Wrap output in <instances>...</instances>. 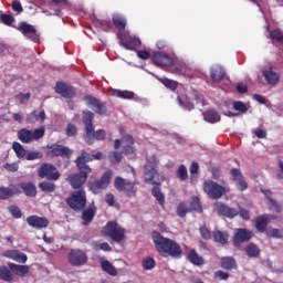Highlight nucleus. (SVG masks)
<instances>
[{
  "label": "nucleus",
  "mask_w": 283,
  "mask_h": 283,
  "mask_svg": "<svg viewBox=\"0 0 283 283\" xmlns=\"http://www.w3.org/2000/svg\"><path fill=\"white\" fill-rule=\"evenodd\" d=\"M153 241L156 251L161 258H169V255L170 258H182V248L172 239L165 238L160 232L154 231Z\"/></svg>",
  "instance_id": "f257e3e1"
},
{
  "label": "nucleus",
  "mask_w": 283,
  "mask_h": 283,
  "mask_svg": "<svg viewBox=\"0 0 283 283\" xmlns=\"http://www.w3.org/2000/svg\"><path fill=\"white\" fill-rule=\"evenodd\" d=\"M134 136L126 134L122 136V139H115L114 140V149H120V145L124 144L122 153H118V150H113L108 154V160L113 165H118L120 160H123V154L125 156H129V154H134L136 151V148H134Z\"/></svg>",
  "instance_id": "f03ea898"
},
{
  "label": "nucleus",
  "mask_w": 283,
  "mask_h": 283,
  "mask_svg": "<svg viewBox=\"0 0 283 283\" xmlns=\"http://www.w3.org/2000/svg\"><path fill=\"white\" fill-rule=\"evenodd\" d=\"M158 165L160 161L156 155H151L146 157V165L144 166V180L148 185H156V180L154 178H158Z\"/></svg>",
  "instance_id": "7ed1b4c3"
},
{
  "label": "nucleus",
  "mask_w": 283,
  "mask_h": 283,
  "mask_svg": "<svg viewBox=\"0 0 283 283\" xmlns=\"http://www.w3.org/2000/svg\"><path fill=\"white\" fill-rule=\"evenodd\" d=\"M114 187L117 191L125 193L126 198H136L138 193V184L123 177L115 178Z\"/></svg>",
  "instance_id": "20e7f679"
},
{
  "label": "nucleus",
  "mask_w": 283,
  "mask_h": 283,
  "mask_svg": "<svg viewBox=\"0 0 283 283\" xmlns=\"http://www.w3.org/2000/svg\"><path fill=\"white\" fill-rule=\"evenodd\" d=\"M103 235L111 238L113 242L120 243L125 240V228L116 221H108L102 230Z\"/></svg>",
  "instance_id": "39448f33"
},
{
  "label": "nucleus",
  "mask_w": 283,
  "mask_h": 283,
  "mask_svg": "<svg viewBox=\"0 0 283 283\" xmlns=\"http://www.w3.org/2000/svg\"><path fill=\"white\" fill-rule=\"evenodd\" d=\"M66 205L73 211H83L87 207V193L83 189L76 190L66 198Z\"/></svg>",
  "instance_id": "423d86ee"
},
{
  "label": "nucleus",
  "mask_w": 283,
  "mask_h": 283,
  "mask_svg": "<svg viewBox=\"0 0 283 283\" xmlns=\"http://www.w3.org/2000/svg\"><path fill=\"white\" fill-rule=\"evenodd\" d=\"M112 170H106L99 179H95L93 181H88L87 187L92 193H99L103 189H107L109 187V182H112Z\"/></svg>",
  "instance_id": "0eeeda50"
},
{
  "label": "nucleus",
  "mask_w": 283,
  "mask_h": 283,
  "mask_svg": "<svg viewBox=\"0 0 283 283\" xmlns=\"http://www.w3.org/2000/svg\"><path fill=\"white\" fill-rule=\"evenodd\" d=\"M203 191L212 200H220V198L227 193V188L211 179H208L203 182Z\"/></svg>",
  "instance_id": "6e6552de"
},
{
  "label": "nucleus",
  "mask_w": 283,
  "mask_h": 283,
  "mask_svg": "<svg viewBox=\"0 0 283 283\" xmlns=\"http://www.w3.org/2000/svg\"><path fill=\"white\" fill-rule=\"evenodd\" d=\"M43 136H45V128H36L34 132L28 128H22L18 132L19 140L25 145H29V143H32L33 140H40Z\"/></svg>",
  "instance_id": "1a4fd4ad"
},
{
  "label": "nucleus",
  "mask_w": 283,
  "mask_h": 283,
  "mask_svg": "<svg viewBox=\"0 0 283 283\" xmlns=\"http://www.w3.org/2000/svg\"><path fill=\"white\" fill-rule=\"evenodd\" d=\"M117 39L119 40V45H122V48L130 50L132 52L136 51V48H139L143 43L138 36L130 35L127 32H118Z\"/></svg>",
  "instance_id": "9d476101"
},
{
  "label": "nucleus",
  "mask_w": 283,
  "mask_h": 283,
  "mask_svg": "<svg viewBox=\"0 0 283 283\" xmlns=\"http://www.w3.org/2000/svg\"><path fill=\"white\" fill-rule=\"evenodd\" d=\"M72 149L64 145H46V156H49V158H72Z\"/></svg>",
  "instance_id": "9b49d317"
},
{
  "label": "nucleus",
  "mask_w": 283,
  "mask_h": 283,
  "mask_svg": "<svg viewBox=\"0 0 283 283\" xmlns=\"http://www.w3.org/2000/svg\"><path fill=\"white\" fill-rule=\"evenodd\" d=\"M39 178H46L48 180H59L61 172L56 169V166L44 163L38 169Z\"/></svg>",
  "instance_id": "f8f14e48"
},
{
  "label": "nucleus",
  "mask_w": 283,
  "mask_h": 283,
  "mask_svg": "<svg viewBox=\"0 0 283 283\" xmlns=\"http://www.w3.org/2000/svg\"><path fill=\"white\" fill-rule=\"evenodd\" d=\"M92 174L88 170H80L77 174L69 175L66 180L70 182L73 189H81L87 182V175Z\"/></svg>",
  "instance_id": "ddd939ff"
},
{
  "label": "nucleus",
  "mask_w": 283,
  "mask_h": 283,
  "mask_svg": "<svg viewBox=\"0 0 283 283\" xmlns=\"http://www.w3.org/2000/svg\"><path fill=\"white\" fill-rule=\"evenodd\" d=\"M83 101H85L86 105L91 107L95 114H99V116H105V114H107V107L98 101V98L92 95H86Z\"/></svg>",
  "instance_id": "4468645a"
},
{
  "label": "nucleus",
  "mask_w": 283,
  "mask_h": 283,
  "mask_svg": "<svg viewBox=\"0 0 283 283\" xmlns=\"http://www.w3.org/2000/svg\"><path fill=\"white\" fill-rule=\"evenodd\" d=\"M69 262L71 266H83L87 264V254L82 250H71Z\"/></svg>",
  "instance_id": "2eb2a0df"
},
{
  "label": "nucleus",
  "mask_w": 283,
  "mask_h": 283,
  "mask_svg": "<svg viewBox=\"0 0 283 283\" xmlns=\"http://www.w3.org/2000/svg\"><path fill=\"white\" fill-rule=\"evenodd\" d=\"M253 235L255 234L249 229H245V228L237 229L233 235L234 247H240L241 244H244V242H249V240H251Z\"/></svg>",
  "instance_id": "dca6fc26"
},
{
  "label": "nucleus",
  "mask_w": 283,
  "mask_h": 283,
  "mask_svg": "<svg viewBox=\"0 0 283 283\" xmlns=\"http://www.w3.org/2000/svg\"><path fill=\"white\" fill-rule=\"evenodd\" d=\"M14 28L19 32H21V34H23V36H29V39H31V41H34V43H36V41H39V34H36V29L34 28V25L22 21V22H19V24Z\"/></svg>",
  "instance_id": "f3484780"
},
{
  "label": "nucleus",
  "mask_w": 283,
  "mask_h": 283,
  "mask_svg": "<svg viewBox=\"0 0 283 283\" xmlns=\"http://www.w3.org/2000/svg\"><path fill=\"white\" fill-rule=\"evenodd\" d=\"M54 91L63 98H74V96H76V91L74 90V86L65 82H56Z\"/></svg>",
  "instance_id": "a211bd4d"
},
{
  "label": "nucleus",
  "mask_w": 283,
  "mask_h": 283,
  "mask_svg": "<svg viewBox=\"0 0 283 283\" xmlns=\"http://www.w3.org/2000/svg\"><path fill=\"white\" fill-rule=\"evenodd\" d=\"M151 61L157 67H171L174 65V57L161 52H155L151 55Z\"/></svg>",
  "instance_id": "6ab92c4d"
},
{
  "label": "nucleus",
  "mask_w": 283,
  "mask_h": 283,
  "mask_svg": "<svg viewBox=\"0 0 283 283\" xmlns=\"http://www.w3.org/2000/svg\"><path fill=\"white\" fill-rule=\"evenodd\" d=\"M27 223L32 229H48L50 227V220L45 217H39L36 214L29 216L27 218Z\"/></svg>",
  "instance_id": "aec40b11"
},
{
  "label": "nucleus",
  "mask_w": 283,
  "mask_h": 283,
  "mask_svg": "<svg viewBox=\"0 0 283 283\" xmlns=\"http://www.w3.org/2000/svg\"><path fill=\"white\" fill-rule=\"evenodd\" d=\"M262 76L266 81L268 85H277L280 83V73L273 69V66H266L262 70Z\"/></svg>",
  "instance_id": "412c9836"
},
{
  "label": "nucleus",
  "mask_w": 283,
  "mask_h": 283,
  "mask_svg": "<svg viewBox=\"0 0 283 283\" xmlns=\"http://www.w3.org/2000/svg\"><path fill=\"white\" fill-rule=\"evenodd\" d=\"M275 220V216L273 214H261L255 218L254 227L259 233H264L266 231V227H269V222Z\"/></svg>",
  "instance_id": "4be33fe9"
},
{
  "label": "nucleus",
  "mask_w": 283,
  "mask_h": 283,
  "mask_svg": "<svg viewBox=\"0 0 283 283\" xmlns=\"http://www.w3.org/2000/svg\"><path fill=\"white\" fill-rule=\"evenodd\" d=\"M92 160H94V156L88 154L85 150H82L81 156H78L75 159V164H76L77 169H80V170L84 169L86 171H92V168H90V166H87V164H86V163H92Z\"/></svg>",
  "instance_id": "5701e85b"
},
{
  "label": "nucleus",
  "mask_w": 283,
  "mask_h": 283,
  "mask_svg": "<svg viewBox=\"0 0 283 283\" xmlns=\"http://www.w3.org/2000/svg\"><path fill=\"white\" fill-rule=\"evenodd\" d=\"M216 209L219 216H224V218H229L230 220H233V218L240 213L238 209L231 208L224 203H218Z\"/></svg>",
  "instance_id": "b1692460"
},
{
  "label": "nucleus",
  "mask_w": 283,
  "mask_h": 283,
  "mask_svg": "<svg viewBox=\"0 0 283 283\" xmlns=\"http://www.w3.org/2000/svg\"><path fill=\"white\" fill-rule=\"evenodd\" d=\"M4 258L19 262L20 264H25L28 262V255L19 250H8L4 252Z\"/></svg>",
  "instance_id": "393cba45"
},
{
  "label": "nucleus",
  "mask_w": 283,
  "mask_h": 283,
  "mask_svg": "<svg viewBox=\"0 0 283 283\" xmlns=\"http://www.w3.org/2000/svg\"><path fill=\"white\" fill-rule=\"evenodd\" d=\"M82 120L85 125L86 136H90L94 130V113H92V111H83Z\"/></svg>",
  "instance_id": "a878e982"
},
{
  "label": "nucleus",
  "mask_w": 283,
  "mask_h": 283,
  "mask_svg": "<svg viewBox=\"0 0 283 283\" xmlns=\"http://www.w3.org/2000/svg\"><path fill=\"white\" fill-rule=\"evenodd\" d=\"M112 23L119 32H123L127 28V18L123 13H113Z\"/></svg>",
  "instance_id": "bb28decb"
},
{
  "label": "nucleus",
  "mask_w": 283,
  "mask_h": 283,
  "mask_svg": "<svg viewBox=\"0 0 283 283\" xmlns=\"http://www.w3.org/2000/svg\"><path fill=\"white\" fill-rule=\"evenodd\" d=\"M21 190L19 187L13 186L12 188L0 187V200H10L12 196H20Z\"/></svg>",
  "instance_id": "cd10ccee"
},
{
  "label": "nucleus",
  "mask_w": 283,
  "mask_h": 283,
  "mask_svg": "<svg viewBox=\"0 0 283 283\" xmlns=\"http://www.w3.org/2000/svg\"><path fill=\"white\" fill-rule=\"evenodd\" d=\"M20 191H23L28 198L36 197V186L32 182H20L18 186Z\"/></svg>",
  "instance_id": "c85d7f7f"
},
{
  "label": "nucleus",
  "mask_w": 283,
  "mask_h": 283,
  "mask_svg": "<svg viewBox=\"0 0 283 283\" xmlns=\"http://www.w3.org/2000/svg\"><path fill=\"white\" fill-rule=\"evenodd\" d=\"M8 266L14 275H18L19 277H28V274L30 273V266L29 265H19L15 263H8Z\"/></svg>",
  "instance_id": "c756f323"
},
{
  "label": "nucleus",
  "mask_w": 283,
  "mask_h": 283,
  "mask_svg": "<svg viewBox=\"0 0 283 283\" xmlns=\"http://www.w3.org/2000/svg\"><path fill=\"white\" fill-rule=\"evenodd\" d=\"M94 216H96V206H91L90 208H84L82 210V220L83 224L87 227L94 220Z\"/></svg>",
  "instance_id": "7c9ffc66"
},
{
  "label": "nucleus",
  "mask_w": 283,
  "mask_h": 283,
  "mask_svg": "<svg viewBox=\"0 0 283 283\" xmlns=\"http://www.w3.org/2000/svg\"><path fill=\"white\" fill-rule=\"evenodd\" d=\"M202 116L206 123H220V113H218V111L214 108H209L208 111L203 112Z\"/></svg>",
  "instance_id": "2f4dec72"
},
{
  "label": "nucleus",
  "mask_w": 283,
  "mask_h": 283,
  "mask_svg": "<svg viewBox=\"0 0 283 283\" xmlns=\"http://www.w3.org/2000/svg\"><path fill=\"white\" fill-rule=\"evenodd\" d=\"M187 260L190 261L193 266H202V264H205V259L193 249L188 251Z\"/></svg>",
  "instance_id": "473e14b6"
},
{
  "label": "nucleus",
  "mask_w": 283,
  "mask_h": 283,
  "mask_svg": "<svg viewBox=\"0 0 283 283\" xmlns=\"http://www.w3.org/2000/svg\"><path fill=\"white\" fill-rule=\"evenodd\" d=\"M153 185L154 187L151 189V195L154 198H156L160 207H165V195H163V191H160V182L156 181V184Z\"/></svg>",
  "instance_id": "72a5a7b5"
},
{
  "label": "nucleus",
  "mask_w": 283,
  "mask_h": 283,
  "mask_svg": "<svg viewBox=\"0 0 283 283\" xmlns=\"http://www.w3.org/2000/svg\"><path fill=\"white\" fill-rule=\"evenodd\" d=\"M210 78L213 83H220L224 78V69L222 66H214L210 71Z\"/></svg>",
  "instance_id": "f704fd0d"
},
{
  "label": "nucleus",
  "mask_w": 283,
  "mask_h": 283,
  "mask_svg": "<svg viewBox=\"0 0 283 283\" xmlns=\"http://www.w3.org/2000/svg\"><path fill=\"white\" fill-rule=\"evenodd\" d=\"M221 266L226 269V271H231L233 269H238V263L232 256H223L221 259Z\"/></svg>",
  "instance_id": "c9c22d12"
},
{
  "label": "nucleus",
  "mask_w": 283,
  "mask_h": 283,
  "mask_svg": "<svg viewBox=\"0 0 283 283\" xmlns=\"http://www.w3.org/2000/svg\"><path fill=\"white\" fill-rule=\"evenodd\" d=\"M107 137V133L105 129H97L96 132H92L90 135H86V143L91 145V139L95 138V140H105Z\"/></svg>",
  "instance_id": "e433bc0d"
},
{
  "label": "nucleus",
  "mask_w": 283,
  "mask_h": 283,
  "mask_svg": "<svg viewBox=\"0 0 283 283\" xmlns=\"http://www.w3.org/2000/svg\"><path fill=\"white\" fill-rule=\"evenodd\" d=\"M102 270L105 271L108 275H112L113 277H116L118 275V271H116V268L112 265V263L107 260L101 262Z\"/></svg>",
  "instance_id": "4c0bfd02"
},
{
  "label": "nucleus",
  "mask_w": 283,
  "mask_h": 283,
  "mask_svg": "<svg viewBox=\"0 0 283 283\" xmlns=\"http://www.w3.org/2000/svg\"><path fill=\"white\" fill-rule=\"evenodd\" d=\"M0 280L3 282H12L14 280V275L6 265L0 266Z\"/></svg>",
  "instance_id": "58836bf2"
},
{
  "label": "nucleus",
  "mask_w": 283,
  "mask_h": 283,
  "mask_svg": "<svg viewBox=\"0 0 283 283\" xmlns=\"http://www.w3.org/2000/svg\"><path fill=\"white\" fill-rule=\"evenodd\" d=\"M213 240L219 244H227L229 242V234L220 230H217L213 232Z\"/></svg>",
  "instance_id": "ea45409f"
},
{
  "label": "nucleus",
  "mask_w": 283,
  "mask_h": 283,
  "mask_svg": "<svg viewBox=\"0 0 283 283\" xmlns=\"http://www.w3.org/2000/svg\"><path fill=\"white\" fill-rule=\"evenodd\" d=\"M12 149L15 153L17 158L19 159L25 158L28 156V151L25 150V148H23V145L18 142H14L12 144Z\"/></svg>",
  "instance_id": "a19ab883"
},
{
  "label": "nucleus",
  "mask_w": 283,
  "mask_h": 283,
  "mask_svg": "<svg viewBox=\"0 0 283 283\" xmlns=\"http://www.w3.org/2000/svg\"><path fill=\"white\" fill-rule=\"evenodd\" d=\"M39 189L43 191L44 193H52L56 191V185L52 181H42L39 184Z\"/></svg>",
  "instance_id": "79ce46f5"
},
{
  "label": "nucleus",
  "mask_w": 283,
  "mask_h": 283,
  "mask_svg": "<svg viewBox=\"0 0 283 283\" xmlns=\"http://www.w3.org/2000/svg\"><path fill=\"white\" fill-rule=\"evenodd\" d=\"M245 253L248 258H260V248H258L255 243H249L245 247Z\"/></svg>",
  "instance_id": "37998d69"
},
{
  "label": "nucleus",
  "mask_w": 283,
  "mask_h": 283,
  "mask_svg": "<svg viewBox=\"0 0 283 283\" xmlns=\"http://www.w3.org/2000/svg\"><path fill=\"white\" fill-rule=\"evenodd\" d=\"M177 101H178L179 105H181V107H184L185 109H188V112H191V109H193V103H191V101H189V97L178 96Z\"/></svg>",
  "instance_id": "c03bdc74"
},
{
  "label": "nucleus",
  "mask_w": 283,
  "mask_h": 283,
  "mask_svg": "<svg viewBox=\"0 0 283 283\" xmlns=\"http://www.w3.org/2000/svg\"><path fill=\"white\" fill-rule=\"evenodd\" d=\"M160 83H163V85H165V87H167L168 90H171V92H176V90H178V82H176L174 80L163 77L160 80Z\"/></svg>",
  "instance_id": "a18cd8bd"
},
{
  "label": "nucleus",
  "mask_w": 283,
  "mask_h": 283,
  "mask_svg": "<svg viewBox=\"0 0 283 283\" xmlns=\"http://www.w3.org/2000/svg\"><path fill=\"white\" fill-rule=\"evenodd\" d=\"M142 266L145 271H151V269H155L156 268V260H154V258H145L143 261H142Z\"/></svg>",
  "instance_id": "49530a36"
},
{
  "label": "nucleus",
  "mask_w": 283,
  "mask_h": 283,
  "mask_svg": "<svg viewBox=\"0 0 283 283\" xmlns=\"http://www.w3.org/2000/svg\"><path fill=\"white\" fill-rule=\"evenodd\" d=\"M177 178L181 181L188 180L189 172L187 171V166L180 165L177 169Z\"/></svg>",
  "instance_id": "de8ad7c7"
},
{
  "label": "nucleus",
  "mask_w": 283,
  "mask_h": 283,
  "mask_svg": "<svg viewBox=\"0 0 283 283\" xmlns=\"http://www.w3.org/2000/svg\"><path fill=\"white\" fill-rule=\"evenodd\" d=\"M36 120H45V111H41L40 113L36 111H33L31 115L29 116V122L34 123Z\"/></svg>",
  "instance_id": "09e8293b"
},
{
  "label": "nucleus",
  "mask_w": 283,
  "mask_h": 283,
  "mask_svg": "<svg viewBox=\"0 0 283 283\" xmlns=\"http://www.w3.org/2000/svg\"><path fill=\"white\" fill-rule=\"evenodd\" d=\"M190 207L192 211H198L199 213H202V203L200 202V198L192 197L190 200Z\"/></svg>",
  "instance_id": "8fccbe9b"
},
{
  "label": "nucleus",
  "mask_w": 283,
  "mask_h": 283,
  "mask_svg": "<svg viewBox=\"0 0 283 283\" xmlns=\"http://www.w3.org/2000/svg\"><path fill=\"white\" fill-rule=\"evenodd\" d=\"M8 211L9 213H11L12 218H14L15 220H19V218H22L23 213L21 212V208H19V206H9L8 207Z\"/></svg>",
  "instance_id": "3c124183"
},
{
  "label": "nucleus",
  "mask_w": 283,
  "mask_h": 283,
  "mask_svg": "<svg viewBox=\"0 0 283 283\" xmlns=\"http://www.w3.org/2000/svg\"><path fill=\"white\" fill-rule=\"evenodd\" d=\"M115 95L118 98H124V99H127V101H132V98H134V92H132V91L115 90Z\"/></svg>",
  "instance_id": "603ef678"
},
{
  "label": "nucleus",
  "mask_w": 283,
  "mask_h": 283,
  "mask_svg": "<svg viewBox=\"0 0 283 283\" xmlns=\"http://www.w3.org/2000/svg\"><path fill=\"white\" fill-rule=\"evenodd\" d=\"M97 23L104 32H112L114 30V24L109 20H98Z\"/></svg>",
  "instance_id": "864d4df0"
},
{
  "label": "nucleus",
  "mask_w": 283,
  "mask_h": 283,
  "mask_svg": "<svg viewBox=\"0 0 283 283\" xmlns=\"http://www.w3.org/2000/svg\"><path fill=\"white\" fill-rule=\"evenodd\" d=\"M270 36L273 41V43H283V32L275 29V30H272L271 33H270Z\"/></svg>",
  "instance_id": "5fc2aeb1"
},
{
  "label": "nucleus",
  "mask_w": 283,
  "mask_h": 283,
  "mask_svg": "<svg viewBox=\"0 0 283 283\" xmlns=\"http://www.w3.org/2000/svg\"><path fill=\"white\" fill-rule=\"evenodd\" d=\"M43 158V153L35 150H29L27 151L25 160H41Z\"/></svg>",
  "instance_id": "6e6d98bb"
},
{
  "label": "nucleus",
  "mask_w": 283,
  "mask_h": 283,
  "mask_svg": "<svg viewBox=\"0 0 283 283\" xmlns=\"http://www.w3.org/2000/svg\"><path fill=\"white\" fill-rule=\"evenodd\" d=\"M65 134L69 136V138L77 136L78 128L73 123H69L65 129Z\"/></svg>",
  "instance_id": "4d7b16f0"
},
{
  "label": "nucleus",
  "mask_w": 283,
  "mask_h": 283,
  "mask_svg": "<svg viewBox=\"0 0 283 283\" xmlns=\"http://www.w3.org/2000/svg\"><path fill=\"white\" fill-rule=\"evenodd\" d=\"M268 205H269L270 211H274L275 213H281L282 212V207H280V203H277L275 201V199L270 198Z\"/></svg>",
  "instance_id": "13d9d810"
},
{
  "label": "nucleus",
  "mask_w": 283,
  "mask_h": 283,
  "mask_svg": "<svg viewBox=\"0 0 283 283\" xmlns=\"http://www.w3.org/2000/svg\"><path fill=\"white\" fill-rule=\"evenodd\" d=\"M233 108L235 109V112H240L241 114H247V112H249L247 104H244L243 102H234Z\"/></svg>",
  "instance_id": "bf43d9fd"
},
{
  "label": "nucleus",
  "mask_w": 283,
  "mask_h": 283,
  "mask_svg": "<svg viewBox=\"0 0 283 283\" xmlns=\"http://www.w3.org/2000/svg\"><path fill=\"white\" fill-rule=\"evenodd\" d=\"M230 176L233 180V182L238 181V180H241L242 178H244V176L242 175V171H240V169L238 168H232L230 170Z\"/></svg>",
  "instance_id": "052dcab7"
},
{
  "label": "nucleus",
  "mask_w": 283,
  "mask_h": 283,
  "mask_svg": "<svg viewBox=\"0 0 283 283\" xmlns=\"http://www.w3.org/2000/svg\"><path fill=\"white\" fill-rule=\"evenodd\" d=\"M239 191H247V189H249V184L247 182V180L244 179V177H242L241 179H238L237 181H234Z\"/></svg>",
  "instance_id": "680f3d73"
},
{
  "label": "nucleus",
  "mask_w": 283,
  "mask_h": 283,
  "mask_svg": "<svg viewBox=\"0 0 283 283\" xmlns=\"http://www.w3.org/2000/svg\"><path fill=\"white\" fill-rule=\"evenodd\" d=\"M187 203L180 202L177 207V216H179V218H185V216H187Z\"/></svg>",
  "instance_id": "e2e57ef3"
},
{
  "label": "nucleus",
  "mask_w": 283,
  "mask_h": 283,
  "mask_svg": "<svg viewBox=\"0 0 283 283\" xmlns=\"http://www.w3.org/2000/svg\"><path fill=\"white\" fill-rule=\"evenodd\" d=\"M200 234L203 240H211V231L207 226L200 227Z\"/></svg>",
  "instance_id": "0e129e2a"
},
{
  "label": "nucleus",
  "mask_w": 283,
  "mask_h": 283,
  "mask_svg": "<svg viewBox=\"0 0 283 283\" xmlns=\"http://www.w3.org/2000/svg\"><path fill=\"white\" fill-rule=\"evenodd\" d=\"M0 19L4 25H12V22L14 21V17L6 13L1 14Z\"/></svg>",
  "instance_id": "69168bd1"
},
{
  "label": "nucleus",
  "mask_w": 283,
  "mask_h": 283,
  "mask_svg": "<svg viewBox=\"0 0 283 283\" xmlns=\"http://www.w3.org/2000/svg\"><path fill=\"white\" fill-rule=\"evenodd\" d=\"M138 59H142V61H147V59L151 57V53H149L146 50H138L136 51Z\"/></svg>",
  "instance_id": "338daca9"
},
{
  "label": "nucleus",
  "mask_w": 283,
  "mask_h": 283,
  "mask_svg": "<svg viewBox=\"0 0 283 283\" xmlns=\"http://www.w3.org/2000/svg\"><path fill=\"white\" fill-rule=\"evenodd\" d=\"M11 8L13 12H18V14H21V12H23V7L21 6V1L19 0H13Z\"/></svg>",
  "instance_id": "774afa93"
}]
</instances>
